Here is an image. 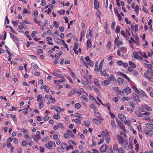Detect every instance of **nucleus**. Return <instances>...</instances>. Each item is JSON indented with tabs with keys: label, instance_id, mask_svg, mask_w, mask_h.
Listing matches in <instances>:
<instances>
[{
	"label": "nucleus",
	"instance_id": "obj_55",
	"mask_svg": "<svg viewBox=\"0 0 153 153\" xmlns=\"http://www.w3.org/2000/svg\"><path fill=\"white\" fill-rule=\"evenodd\" d=\"M118 100V98L117 97H114L113 98V100L116 102H117Z\"/></svg>",
	"mask_w": 153,
	"mask_h": 153
},
{
	"label": "nucleus",
	"instance_id": "obj_45",
	"mask_svg": "<svg viewBox=\"0 0 153 153\" xmlns=\"http://www.w3.org/2000/svg\"><path fill=\"white\" fill-rule=\"evenodd\" d=\"M81 98L82 99L85 100V101H88V99L85 95H82L81 97Z\"/></svg>",
	"mask_w": 153,
	"mask_h": 153
},
{
	"label": "nucleus",
	"instance_id": "obj_32",
	"mask_svg": "<svg viewBox=\"0 0 153 153\" xmlns=\"http://www.w3.org/2000/svg\"><path fill=\"white\" fill-rule=\"evenodd\" d=\"M27 144L28 143L25 140H23L22 142V145L23 146H26Z\"/></svg>",
	"mask_w": 153,
	"mask_h": 153
},
{
	"label": "nucleus",
	"instance_id": "obj_58",
	"mask_svg": "<svg viewBox=\"0 0 153 153\" xmlns=\"http://www.w3.org/2000/svg\"><path fill=\"white\" fill-rule=\"evenodd\" d=\"M69 149H73V147L71 145H69L66 148V150H68Z\"/></svg>",
	"mask_w": 153,
	"mask_h": 153
},
{
	"label": "nucleus",
	"instance_id": "obj_60",
	"mask_svg": "<svg viewBox=\"0 0 153 153\" xmlns=\"http://www.w3.org/2000/svg\"><path fill=\"white\" fill-rule=\"evenodd\" d=\"M143 10L146 13H149V11L148 10H147L146 8H145L143 6Z\"/></svg>",
	"mask_w": 153,
	"mask_h": 153
},
{
	"label": "nucleus",
	"instance_id": "obj_15",
	"mask_svg": "<svg viewBox=\"0 0 153 153\" xmlns=\"http://www.w3.org/2000/svg\"><path fill=\"white\" fill-rule=\"evenodd\" d=\"M111 125L112 127L113 128H116V126L115 122V121L114 120H112L111 121Z\"/></svg>",
	"mask_w": 153,
	"mask_h": 153
},
{
	"label": "nucleus",
	"instance_id": "obj_50",
	"mask_svg": "<svg viewBox=\"0 0 153 153\" xmlns=\"http://www.w3.org/2000/svg\"><path fill=\"white\" fill-rule=\"evenodd\" d=\"M82 115L81 114H80L79 113H76L75 115V117H78L79 118V119H82V118L81 117H80Z\"/></svg>",
	"mask_w": 153,
	"mask_h": 153
},
{
	"label": "nucleus",
	"instance_id": "obj_52",
	"mask_svg": "<svg viewBox=\"0 0 153 153\" xmlns=\"http://www.w3.org/2000/svg\"><path fill=\"white\" fill-rule=\"evenodd\" d=\"M85 125L87 126H88L90 124V122L89 121H86L85 122Z\"/></svg>",
	"mask_w": 153,
	"mask_h": 153
},
{
	"label": "nucleus",
	"instance_id": "obj_28",
	"mask_svg": "<svg viewBox=\"0 0 153 153\" xmlns=\"http://www.w3.org/2000/svg\"><path fill=\"white\" fill-rule=\"evenodd\" d=\"M55 110L58 113H60L61 111V108L58 106H56Z\"/></svg>",
	"mask_w": 153,
	"mask_h": 153
},
{
	"label": "nucleus",
	"instance_id": "obj_6",
	"mask_svg": "<svg viewBox=\"0 0 153 153\" xmlns=\"http://www.w3.org/2000/svg\"><path fill=\"white\" fill-rule=\"evenodd\" d=\"M132 95L134 98L135 101L139 102L141 101V100H140L139 97L136 94L133 93Z\"/></svg>",
	"mask_w": 153,
	"mask_h": 153
},
{
	"label": "nucleus",
	"instance_id": "obj_31",
	"mask_svg": "<svg viewBox=\"0 0 153 153\" xmlns=\"http://www.w3.org/2000/svg\"><path fill=\"white\" fill-rule=\"evenodd\" d=\"M133 54L134 56V57L136 59H138L139 58V55L138 53H137L136 52H134L133 53Z\"/></svg>",
	"mask_w": 153,
	"mask_h": 153
},
{
	"label": "nucleus",
	"instance_id": "obj_12",
	"mask_svg": "<svg viewBox=\"0 0 153 153\" xmlns=\"http://www.w3.org/2000/svg\"><path fill=\"white\" fill-rule=\"evenodd\" d=\"M105 138H106V141L108 143L109 141L111 140V139L108 133H107L106 136H105Z\"/></svg>",
	"mask_w": 153,
	"mask_h": 153
},
{
	"label": "nucleus",
	"instance_id": "obj_16",
	"mask_svg": "<svg viewBox=\"0 0 153 153\" xmlns=\"http://www.w3.org/2000/svg\"><path fill=\"white\" fill-rule=\"evenodd\" d=\"M132 88L136 93L139 94V95H140V92L136 86L133 85L132 86Z\"/></svg>",
	"mask_w": 153,
	"mask_h": 153
},
{
	"label": "nucleus",
	"instance_id": "obj_27",
	"mask_svg": "<svg viewBox=\"0 0 153 153\" xmlns=\"http://www.w3.org/2000/svg\"><path fill=\"white\" fill-rule=\"evenodd\" d=\"M148 73L150 75L153 76V70L152 69H149L147 70Z\"/></svg>",
	"mask_w": 153,
	"mask_h": 153
},
{
	"label": "nucleus",
	"instance_id": "obj_18",
	"mask_svg": "<svg viewBox=\"0 0 153 153\" xmlns=\"http://www.w3.org/2000/svg\"><path fill=\"white\" fill-rule=\"evenodd\" d=\"M118 153H125V152L123 148L122 147H120L119 148V150L118 151Z\"/></svg>",
	"mask_w": 153,
	"mask_h": 153
},
{
	"label": "nucleus",
	"instance_id": "obj_46",
	"mask_svg": "<svg viewBox=\"0 0 153 153\" xmlns=\"http://www.w3.org/2000/svg\"><path fill=\"white\" fill-rule=\"evenodd\" d=\"M59 29L61 32H63L64 31V28L62 26H60L59 27Z\"/></svg>",
	"mask_w": 153,
	"mask_h": 153
},
{
	"label": "nucleus",
	"instance_id": "obj_36",
	"mask_svg": "<svg viewBox=\"0 0 153 153\" xmlns=\"http://www.w3.org/2000/svg\"><path fill=\"white\" fill-rule=\"evenodd\" d=\"M88 65L91 67L93 66V62L90 60L88 62H87Z\"/></svg>",
	"mask_w": 153,
	"mask_h": 153
},
{
	"label": "nucleus",
	"instance_id": "obj_35",
	"mask_svg": "<svg viewBox=\"0 0 153 153\" xmlns=\"http://www.w3.org/2000/svg\"><path fill=\"white\" fill-rule=\"evenodd\" d=\"M43 98L42 95L39 94L38 95L37 99V100L38 102H39L40 100L42 99Z\"/></svg>",
	"mask_w": 153,
	"mask_h": 153
},
{
	"label": "nucleus",
	"instance_id": "obj_23",
	"mask_svg": "<svg viewBox=\"0 0 153 153\" xmlns=\"http://www.w3.org/2000/svg\"><path fill=\"white\" fill-rule=\"evenodd\" d=\"M136 114L139 117H142L143 116V114H142L140 112L136 111L135 112Z\"/></svg>",
	"mask_w": 153,
	"mask_h": 153
},
{
	"label": "nucleus",
	"instance_id": "obj_13",
	"mask_svg": "<svg viewBox=\"0 0 153 153\" xmlns=\"http://www.w3.org/2000/svg\"><path fill=\"white\" fill-rule=\"evenodd\" d=\"M124 79L120 77H119L118 79V82L119 84L120 85H122Z\"/></svg>",
	"mask_w": 153,
	"mask_h": 153
},
{
	"label": "nucleus",
	"instance_id": "obj_5",
	"mask_svg": "<svg viewBox=\"0 0 153 153\" xmlns=\"http://www.w3.org/2000/svg\"><path fill=\"white\" fill-rule=\"evenodd\" d=\"M117 123L118 124V126L120 128L123 130L125 129V126H124L123 123H122L120 121L118 120L117 119Z\"/></svg>",
	"mask_w": 153,
	"mask_h": 153
},
{
	"label": "nucleus",
	"instance_id": "obj_37",
	"mask_svg": "<svg viewBox=\"0 0 153 153\" xmlns=\"http://www.w3.org/2000/svg\"><path fill=\"white\" fill-rule=\"evenodd\" d=\"M153 134V131L152 130H150L147 132V134L149 136H151Z\"/></svg>",
	"mask_w": 153,
	"mask_h": 153
},
{
	"label": "nucleus",
	"instance_id": "obj_57",
	"mask_svg": "<svg viewBox=\"0 0 153 153\" xmlns=\"http://www.w3.org/2000/svg\"><path fill=\"white\" fill-rule=\"evenodd\" d=\"M138 25L136 24L134 26V27L135 28V32H137L138 31Z\"/></svg>",
	"mask_w": 153,
	"mask_h": 153
},
{
	"label": "nucleus",
	"instance_id": "obj_7",
	"mask_svg": "<svg viewBox=\"0 0 153 153\" xmlns=\"http://www.w3.org/2000/svg\"><path fill=\"white\" fill-rule=\"evenodd\" d=\"M118 117L123 122H124L126 120L125 116L123 114H118Z\"/></svg>",
	"mask_w": 153,
	"mask_h": 153
},
{
	"label": "nucleus",
	"instance_id": "obj_53",
	"mask_svg": "<svg viewBox=\"0 0 153 153\" xmlns=\"http://www.w3.org/2000/svg\"><path fill=\"white\" fill-rule=\"evenodd\" d=\"M90 107L91 108H92L95 110H96L97 109V108L96 107V106H95V105L93 104H91V105H90Z\"/></svg>",
	"mask_w": 153,
	"mask_h": 153
},
{
	"label": "nucleus",
	"instance_id": "obj_63",
	"mask_svg": "<svg viewBox=\"0 0 153 153\" xmlns=\"http://www.w3.org/2000/svg\"><path fill=\"white\" fill-rule=\"evenodd\" d=\"M40 149V151L42 152L43 153L44 151V148L42 147V146H40L39 147Z\"/></svg>",
	"mask_w": 153,
	"mask_h": 153
},
{
	"label": "nucleus",
	"instance_id": "obj_61",
	"mask_svg": "<svg viewBox=\"0 0 153 153\" xmlns=\"http://www.w3.org/2000/svg\"><path fill=\"white\" fill-rule=\"evenodd\" d=\"M41 4L43 6H45L46 5V2L44 0H42V1Z\"/></svg>",
	"mask_w": 153,
	"mask_h": 153
},
{
	"label": "nucleus",
	"instance_id": "obj_22",
	"mask_svg": "<svg viewBox=\"0 0 153 153\" xmlns=\"http://www.w3.org/2000/svg\"><path fill=\"white\" fill-rule=\"evenodd\" d=\"M104 61V59H102L100 62V64L99 65V68L100 70H101V69H102V65Z\"/></svg>",
	"mask_w": 153,
	"mask_h": 153
},
{
	"label": "nucleus",
	"instance_id": "obj_40",
	"mask_svg": "<svg viewBox=\"0 0 153 153\" xmlns=\"http://www.w3.org/2000/svg\"><path fill=\"white\" fill-rule=\"evenodd\" d=\"M37 53L39 55L40 53H42L43 51L42 49H39L37 50Z\"/></svg>",
	"mask_w": 153,
	"mask_h": 153
},
{
	"label": "nucleus",
	"instance_id": "obj_33",
	"mask_svg": "<svg viewBox=\"0 0 153 153\" xmlns=\"http://www.w3.org/2000/svg\"><path fill=\"white\" fill-rule=\"evenodd\" d=\"M94 83L95 84L98 85L100 87L99 81L97 79H94Z\"/></svg>",
	"mask_w": 153,
	"mask_h": 153
},
{
	"label": "nucleus",
	"instance_id": "obj_11",
	"mask_svg": "<svg viewBox=\"0 0 153 153\" xmlns=\"http://www.w3.org/2000/svg\"><path fill=\"white\" fill-rule=\"evenodd\" d=\"M94 7L96 10H97L99 7V3L98 1L97 0H95L94 1Z\"/></svg>",
	"mask_w": 153,
	"mask_h": 153
},
{
	"label": "nucleus",
	"instance_id": "obj_25",
	"mask_svg": "<svg viewBox=\"0 0 153 153\" xmlns=\"http://www.w3.org/2000/svg\"><path fill=\"white\" fill-rule=\"evenodd\" d=\"M68 133H69V134H70L71 136L73 137H74V134L73 133L72 131L70 130H67Z\"/></svg>",
	"mask_w": 153,
	"mask_h": 153
},
{
	"label": "nucleus",
	"instance_id": "obj_47",
	"mask_svg": "<svg viewBox=\"0 0 153 153\" xmlns=\"http://www.w3.org/2000/svg\"><path fill=\"white\" fill-rule=\"evenodd\" d=\"M121 34L124 37H126L127 36V35L125 33V31L123 30H121Z\"/></svg>",
	"mask_w": 153,
	"mask_h": 153
},
{
	"label": "nucleus",
	"instance_id": "obj_8",
	"mask_svg": "<svg viewBox=\"0 0 153 153\" xmlns=\"http://www.w3.org/2000/svg\"><path fill=\"white\" fill-rule=\"evenodd\" d=\"M90 36L91 37H92V30L91 29V30H88L87 32V34L86 36V37L87 38H88L89 36Z\"/></svg>",
	"mask_w": 153,
	"mask_h": 153
},
{
	"label": "nucleus",
	"instance_id": "obj_54",
	"mask_svg": "<svg viewBox=\"0 0 153 153\" xmlns=\"http://www.w3.org/2000/svg\"><path fill=\"white\" fill-rule=\"evenodd\" d=\"M108 153H114L112 147L111 146L109 148Z\"/></svg>",
	"mask_w": 153,
	"mask_h": 153
},
{
	"label": "nucleus",
	"instance_id": "obj_20",
	"mask_svg": "<svg viewBox=\"0 0 153 153\" xmlns=\"http://www.w3.org/2000/svg\"><path fill=\"white\" fill-rule=\"evenodd\" d=\"M129 65L134 68H135L136 67V65L132 62L130 61L128 62Z\"/></svg>",
	"mask_w": 153,
	"mask_h": 153
},
{
	"label": "nucleus",
	"instance_id": "obj_9",
	"mask_svg": "<svg viewBox=\"0 0 153 153\" xmlns=\"http://www.w3.org/2000/svg\"><path fill=\"white\" fill-rule=\"evenodd\" d=\"M101 74L103 76L106 77L107 76V72L105 69H101V70H100Z\"/></svg>",
	"mask_w": 153,
	"mask_h": 153
},
{
	"label": "nucleus",
	"instance_id": "obj_39",
	"mask_svg": "<svg viewBox=\"0 0 153 153\" xmlns=\"http://www.w3.org/2000/svg\"><path fill=\"white\" fill-rule=\"evenodd\" d=\"M123 44V43L122 42L118 41L117 43V47H119L120 45H122Z\"/></svg>",
	"mask_w": 153,
	"mask_h": 153
},
{
	"label": "nucleus",
	"instance_id": "obj_49",
	"mask_svg": "<svg viewBox=\"0 0 153 153\" xmlns=\"http://www.w3.org/2000/svg\"><path fill=\"white\" fill-rule=\"evenodd\" d=\"M92 121L94 123L96 124H97V123H98V120L95 118L93 119Z\"/></svg>",
	"mask_w": 153,
	"mask_h": 153
},
{
	"label": "nucleus",
	"instance_id": "obj_42",
	"mask_svg": "<svg viewBox=\"0 0 153 153\" xmlns=\"http://www.w3.org/2000/svg\"><path fill=\"white\" fill-rule=\"evenodd\" d=\"M124 123L126 124H127L128 126H129L131 125V122L129 120H126L125 121Z\"/></svg>",
	"mask_w": 153,
	"mask_h": 153
},
{
	"label": "nucleus",
	"instance_id": "obj_43",
	"mask_svg": "<svg viewBox=\"0 0 153 153\" xmlns=\"http://www.w3.org/2000/svg\"><path fill=\"white\" fill-rule=\"evenodd\" d=\"M134 10L136 12V13L137 14H138V11L139 10V6L138 5H136V6L135 7Z\"/></svg>",
	"mask_w": 153,
	"mask_h": 153
},
{
	"label": "nucleus",
	"instance_id": "obj_4",
	"mask_svg": "<svg viewBox=\"0 0 153 153\" xmlns=\"http://www.w3.org/2000/svg\"><path fill=\"white\" fill-rule=\"evenodd\" d=\"M53 143L52 141H49L48 143L45 144V146L48 149H52Z\"/></svg>",
	"mask_w": 153,
	"mask_h": 153
},
{
	"label": "nucleus",
	"instance_id": "obj_26",
	"mask_svg": "<svg viewBox=\"0 0 153 153\" xmlns=\"http://www.w3.org/2000/svg\"><path fill=\"white\" fill-rule=\"evenodd\" d=\"M144 75L145 77L146 78L148 79L150 81L152 82V81H151V79H152V78L151 76H149L148 74L145 73H144Z\"/></svg>",
	"mask_w": 153,
	"mask_h": 153
},
{
	"label": "nucleus",
	"instance_id": "obj_21",
	"mask_svg": "<svg viewBox=\"0 0 153 153\" xmlns=\"http://www.w3.org/2000/svg\"><path fill=\"white\" fill-rule=\"evenodd\" d=\"M135 39L136 40V41H135L134 42L137 45H138L140 44V42L139 41V37L137 35H136L135 36Z\"/></svg>",
	"mask_w": 153,
	"mask_h": 153
},
{
	"label": "nucleus",
	"instance_id": "obj_56",
	"mask_svg": "<svg viewBox=\"0 0 153 153\" xmlns=\"http://www.w3.org/2000/svg\"><path fill=\"white\" fill-rule=\"evenodd\" d=\"M78 44L77 42H76L74 44V49H77L78 48Z\"/></svg>",
	"mask_w": 153,
	"mask_h": 153
},
{
	"label": "nucleus",
	"instance_id": "obj_62",
	"mask_svg": "<svg viewBox=\"0 0 153 153\" xmlns=\"http://www.w3.org/2000/svg\"><path fill=\"white\" fill-rule=\"evenodd\" d=\"M33 67L34 68V69H37L38 68V66L36 64H34L33 66Z\"/></svg>",
	"mask_w": 153,
	"mask_h": 153
},
{
	"label": "nucleus",
	"instance_id": "obj_1",
	"mask_svg": "<svg viewBox=\"0 0 153 153\" xmlns=\"http://www.w3.org/2000/svg\"><path fill=\"white\" fill-rule=\"evenodd\" d=\"M119 143L123 147L126 148L128 147V144L127 141L124 140L122 137L119 135H116Z\"/></svg>",
	"mask_w": 153,
	"mask_h": 153
},
{
	"label": "nucleus",
	"instance_id": "obj_2",
	"mask_svg": "<svg viewBox=\"0 0 153 153\" xmlns=\"http://www.w3.org/2000/svg\"><path fill=\"white\" fill-rule=\"evenodd\" d=\"M40 133L39 131H37L36 132V136L33 135L32 137L35 141L37 142L38 141V140L40 139L41 137L40 136Z\"/></svg>",
	"mask_w": 153,
	"mask_h": 153
},
{
	"label": "nucleus",
	"instance_id": "obj_29",
	"mask_svg": "<svg viewBox=\"0 0 153 153\" xmlns=\"http://www.w3.org/2000/svg\"><path fill=\"white\" fill-rule=\"evenodd\" d=\"M120 27L119 26H117L115 32L117 33H119L120 32Z\"/></svg>",
	"mask_w": 153,
	"mask_h": 153
},
{
	"label": "nucleus",
	"instance_id": "obj_51",
	"mask_svg": "<svg viewBox=\"0 0 153 153\" xmlns=\"http://www.w3.org/2000/svg\"><path fill=\"white\" fill-rule=\"evenodd\" d=\"M109 79L110 81H113L115 79V77L113 75H111L109 78Z\"/></svg>",
	"mask_w": 153,
	"mask_h": 153
},
{
	"label": "nucleus",
	"instance_id": "obj_14",
	"mask_svg": "<svg viewBox=\"0 0 153 153\" xmlns=\"http://www.w3.org/2000/svg\"><path fill=\"white\" fill-rule=\"evenodd\" d=\"M87 45L88 47L91 48V47L92 45L91 43V40L88 39L87 41Z\"/></svg>",
	"mask_w": 153,
	"mask_h": 153
},
{
	"label": "nucleus",
	"instance_id": "obj_24",
	"mask_svg": "<svg viewBox=\"0 0 153 153\" xmlns=\"http://www.w3.org/2000/svg\"><path fill=\"white\" fill-rule=\"evenodd\" d=\"M113 149L114 151H118L119 148H118V145L117 144H115L113 146Z\"/></svg>",
	"mask_w": 153,
	"mask_h": 153
},
{
	"label": "nucleus",
	"instance_id": "obj_17",
	"mask_svg": "<svg viewBox=\"0 0 153 153\" xmlns=\"http://www.w3.org/2000/svg\"><path fill=\"white\" fill-rule=\"evenodd\" d=\"M81 119H79V118H76L75 120H74V119L73 120H72V121H74V122H75V123H77V124H80L81 123Z\"/></svg>",
	"mask_w": 153,
	"mask_h": 153
},
{
	"label": "nucleus",
	"instance_id": "obj_19",
	"mask_svg": "<svg viewBox=\"0 0 153 153\" xmlns=\"http://www.w3.org/2000/svg\"><path fill=\"white\" fill-rule=\"evenodd\" d=\"M102 84L105 85H108L110 83L109 81L107 80H104L102 82Z\"/></svg>",
	"mask_w": 153,
	"mask_h": 153
},
{
	"label": "nucleus",
	"instance_id": "obj_3",
	"mask_svg": "<svg viewBox=\"0 0 153 153\" xmlns=\"http://www.w3.org/2000/svg\"><path fill=\"white\" fill-rule=\"evenodd\" d=\"M94 114L96 117L100 119L99 121L100 124H101L102 123V122L101 120H102L103 119L101 117V116L100 114L97 111H95L94 112Z\"/></svg>",
	"mask_w": 153,
	"mask_h": 153
},
{
	"label": "nucleus",
	"instance_id": "obj_10",
	"mask_svg": "<svg viewBox=\"0 0 153 153\" xmlns=\"http://www.w3.org/2000/svg\"><path fill=\"white\" fill-rule=\"evenodd\" d=\"M107 146V145H103L100 148V150L101 152H105L106 150Z\"/></svg>",
	"mask_w": 153,
	"mask_h": 153
},
{
	"label": "nucleus",
	"instance_id": "obj_59",
	"mask_svg": "<svg viewBox=\"0 0 153 153\" xmlns=\"http://www.w3.org/2000/svg\"><path fill=\"white\" fill-rule=\"evenodd\" d=\"M145 64L147 66V67L149 68V69H151L152 68V64H147L146 63H145Z\"/></svg>",
	"mask_w": 153,
	"mask_h": 153
},
{
	"label": "nucleus",
	"instance_id": "obj_48",
	"mask_svg": "<svg viewBox=\"0 0 153 153\" xmlns=\"http://www.w3.org/2000/svg\"><path fill=\"white\" fill-rule=\"evenodd\" d=\"M129 102L130 105L131 106H132V109L133 110H134L135 108V106L134 105V103H133V102L131 101V102Z\"/></svg>",
	"mask_w": 153,
	"mask_h": 153
},
{
	"label": "nucleus",
	"instance_id": "obj_41",
	"mask_svg": "<svg viewBox=\"0 0 153 153\" xmlns=\"http://www.w3.org/2000/svg\"><path fill=\"white\" fill-rule=\"evenodd\" d=\"M68 143L69 144L71 143V144L74 145L75 146L76 145V144L75 143L74 140L72 141L71 140H68Z\"/></svg>",
	"mask_w": 153,
	"mask_h": 153
},
{
	"label": "nucleus",
	"instance_id": "obj_38",
	"mask_svg": "<svg viewBox=\"0 0 153 153\" xmlns=\"http://www.w3.org/2000/svg\"><path fill=\"white\" fill-rule=\"evenodd\" d=\"M148 127L149 129H153V124H148L146 123V125H148Z\"/></svg>",
	"mask_w": 153,
	"mask_h": 153
},
{
	"label": "nucleus",
	"instance_id": "obj_30",
	"mask_svg": "<svg viewBox=\"0 0 153 153\" xmlns=\"http://www.w3.org/2000/svg\"><path fill=\"white\" fill-rule=\"evenodd\" d=\"M122 76L127 79L129 82H130L131 81L130 79L128 78V77L125 74H123Z\"/></svg>",
	"mask_w": 153,
	"mask_h": 153
},
{
	"label": "nucleus",
	"instance_id": "obj_34",
	"mask_svg": "<svg viewBox=\"0 0 153 153\" xmlns=\"http://www.w3.org/2000/svg\"><path fill=\"white\" fill-rule=\"evenodd\" d=\"M44 107V105L43 103L41 102H40L39 103V109H41L42 108Z\"/></svg>",
	"mask_w": 153,
	"mask_h": 153
},
{
	"label": "nucleus",
	"instance_id": "obj_64",
	"mask_svg": "<svg viewBox=\"0 0 153 153\" xmlns=\"http://www.w3.org/2000/svg\"><path fill=\"white\" fill-rule=\"evenodd\" d=\"M45 90L46 92H48L49 91L50 88L49 86L47 85V87H45Z\"/></svg>",
	"mask_w": 153,
	"mask_h": 153
},
{
	"label": "nucleus",
	"instance_id": "obj_44",
	"mask_svg": "<svg viewBox=\"0 0 153 153\" xmlns=\"http://www.w3.org/2000/svg\"><path fill=\"white\" fill-rule=\"evenodd\" d=\"M81 107L79 103H76L75 105V107L77 109H79Z\"/></svg>",
	"mask_w": 153,
	"mask_h": 153
}]
</instances>
